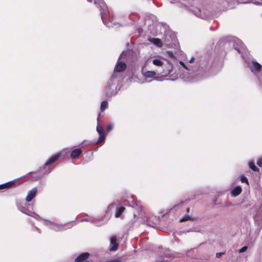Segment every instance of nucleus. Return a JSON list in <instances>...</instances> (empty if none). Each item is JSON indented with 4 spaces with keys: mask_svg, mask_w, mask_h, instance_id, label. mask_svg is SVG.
Masks as SVG:
<instances>
[{
    "mask_svg": "<svg viewBox=\"0 0 262 262\" xmlns=\"http://www.w3.org/2000/svg\"><path fill=\"white\" fill-rule=\"evenodd\" d=\"M215 65L212 61V57L209 54H205L196 58V63L192 67V75L187 74L186 82H194L207 78L213 74Z\"/></svg>",
    "mask_w": 262,
    "mask_h": 262,
    "instance_id": "obj_1",
    "label": "nucleus"
},
{
    "mask_svg": "<svg viewBox=\"0 0 262 262\" xmlns=\"http://www.w3.org/2000/svg\"><path fill=\"white\" fill-rule=\"evenodd\" d=\"M225 46H232L236 51L242 54L243 58L251 71L257 76L258 79V77H261V76H259V74L261 70V66L246 51L241 40L238 39L228 40L225 42Z\"/></svg>",
    "mask_w": 262,
    "mask_h": 262,
    "instance_id": "obj_2",
    "label": "nucleus"
},
{
    "mask_svg": "<svg viewBox=\"0 0 262 262\" xmlns=\"http://www.w3.org/2000/svg\"><path fill=\"white\" fill-rule=\"evenodd\" d=\"M88 2H93L98 6L100 11L102 20L103 24L107 27H118L120 24L113 17H110L108 8L103 0H87Z\"/></svg>",
    "mask_w": 262,
    "mask_h": 262,
    "instance_id": "obj_3",
    "label": "nucleus"
},
{
    "mask_svg": "<svg viewBox=\"0 0 262 262\" xmlns=\"http://www.w3.org/2000/svg\"><path fill=\"white\" fill-rule=\"evenodd\" d=\"M43 224L56 232L62 231L71 228L76 224L75 221L68 222L64 224H59L48 220H43Z\"/></svg>",
    "mask_w": 262,
    "mask_h": 262,
    "instance_id": "obj_4",
    "label": "nucleus"
},
{
    "mask_svg": "<svg viewBox=\"0 0 262 262\" xmlns=\"http://www.w3.org/2000/svg\"><path fill=\"white\" fill-rule=\"evenodd\" d=\"M128 205L136 209V211L134 212V216L135 217L141 218L144 221V212L142 211L141 206L139 202L135 201V199L133 196L129 197L127 200Z\"/></svg>",
    "mask_w": 262,
    "mask_h": 262,
    "instance_id": "obj_5",
    "label": "nucleus"
},
{
    "mask_svg": "<svg viewBox=\"0 0 262 262\" xmlns=\"http://www.w3.org/2000/svg\"><path fill=\"white\" fill-rule=\"evenodd\" d=\"M70 152V150L68 148L63 149L59 152L52 156L45 163L44 166H47L50 165L56 162L60 157H64Z\"/></svg>",
    "mask_w": 262,
    "mask_h": 262,
    "instance_id": "obj_6",
    "label": "nucleus"
},
{
    "mask_svg": "<svg viewBox=\"0 0 262 262\" xmlns=\"http://www.w3.org/2000/svg\"><path fill=\"white\" fill-rule=\"evenodd\" d=\"M141 73L143 76L146 78H152L157 81H163L164 79L163 76H156V72L155 71L147 70L145 66L142 68Z\"/></svg>",
    "mask_w": 262,
    "mask_h": 262,
    "instance_id": "obj_7",
    "label": "nucleus"
},
{
    "mask_svg": "<svg viewBox=\"0 0 262 262\" xmlns=\"http://www.w3.org/2000/svg\"><path fill=\"white\" fill-rule=\"evenodd\" d=\"M126 68V64L123 61H118L115 67L114 72L111 77V81L113 82L115 79H119L117 73L123 71Z\"/></svg>",
    "mask_w": 262,
    "mask_h": 262,
    "instance_id": "obj_8",
    "label": "nucleus"
},
{
    "mask_svg": "<svg viewBox=\"0 0 262 262\" xmlns=\"http://www.w3.org/2000/svg\"><path fill=\"white\" fill-rule=\"evenodd\" d=\"M81 222H89L92 223L94 224L96 226L99 227L102 226V225H104L108 221V219L106 220L105 221H103L101 219L98 220L95 217L89 216H85L82 217L80 220Z\"/></svg>",
    "mask_w": 262,
    "mask_h": 262,
    "instance_id": "obj_9",
    "label": "nucleus"
},
{
    "mask_svg": "<svg viewBox=\"0 0 262 262\" xmlns=\"http://www.w3.org/2000/svg\"><path fill=\"white\" fill-rule=\"evenodd\" d=\"M99 120L100 118L98 117L96 130L99 134V138L96 142L93 143V144L96 145L103 142L105 139L104 131L102 127L99 124Z\"/></svg>",
    "mask_w": 262,
    "mask_h": 262,
    "instance_id": "obj_10",
    "label": "nucleus"
},
{
    "mask_svg": "<svg viewBox=\"0 0 262 262\" xmlns=\"http://www.w3.org/2000/svg\"><path fill=\"white\" fill-rule=\"evenodd\" d=\"M119 81V79H115L112 83V82L111 81V79H110V81L106 84L105 88V92L107 97H111L114 94L113 88L115 84Z\"/></svg>",
    "mask_w": 262,
    "mask_h": 262,
    "instance_id": "obj_11",
    "label": "nucleus"
},
{
    "mask_svg": "<svg viewBox=\"0 0 262 262\" xmlns=\"http://www.w3.org/2000/svg\"><path fill=\"white\" fill-rule=\"evenodd\" d=\"M254 219L256 225L261 228L262 227V204L254 216Z\"/></svg>",
    "mask_w": 262,
    "mask_h": 262,
    "instance_id": "obj_12",
    "label": "nucleus"
},
{
    "mask_svg": "<svg viewBox=\"0 0 262 262\" xmlns=\"http://www.w3.org/2000/svg\"><path fill=\"white\" fill-rule=\"evenodd\" d=\"M179 64L185 70L182 74V78L184 79V81L186 82V75L187 74H189L190 75H192V67L186 66L184 62L180 61L179 62Z\"/></svg>",
    "mask_w": 262,
    "mask_h": 262,
    "instance_id": "obj_13",
    "label": "nucleus"
},
{
    "mask_svg": "<svg viewBox=\"0 0 262 262\" xmlns=\"http://www.w3.org/2000/svg\"><path fill=\"white\" fill-rule=\"evenodd\" d=\"M90 254L88 252H84L78 256L75 259V262H89L88 258Z\"/></svg>",
    "mask_w": 262,
    "mask_h": 262,
    "instance_id": "obj_14",
    "label": "nucleus"
},
{
    "mask_svg": "<svg viewBox=\"0 0 262 262\" xmlns=\"http://www.w3.org/2000/svg\"><path fill=\"white\" fill-rule=\"evenodd\" d=\"M117 206V204L116 203H112L110 204L107 208V210L105 211L106 215L104 218L102 219L104 221L108 219V220L110 219V217L111 216V211Z\"/></svg>",
    "mask_w": 262,
    "mask_h": 262,
    "instance_id": "obj_15",
    "label": "nucleus"
},
{
    "mask_svg": "<svg viewBox=\"0 0 262 262\" xmlns=\"http://www.w3.org/2000/svg\"><path fill=\"white\" fill-rule=\"evenodd\" d=\"M37 189V187H34L31 190L28 191L27 195L26 198V201L27 202H30L35 196Z\"/></svg>",
    "mask_w": 262,
    "mask_h": 262,
    "instance_id": "obj_16",
    "label": "nucleus"
},
{
    "mask_svg": "<svg viewBox=\"0 0 262 262\" xmlns=\"http://www.w3.org/2000/svg\"><path fill=\"white\" fill-rule=\"evenodd\" d=\"M19 209L23 213L27 214V215H28L29 216H32L33 217H34V219H35L37 220H41L40 217L38 214H36L35 212H31V211H27L26 209H25L23 208H20L19 207Z\"/></svg>",
    "mask_w": 262,
    "mask_h": 262,
    "instance_id": "obj_17",
    "label": "nucleus"
},
{
    "mask_svg": "<svg viewBox=\"0 0 262 262\" xmlns=\"http://www.w3.org/2000/svg\"><path fill=\"white\" fill-rule=\"evenodd\" d=\"M110 242L113 246L110 248V251H115L118 249V245L116 242V238L115 237H112L110 239Z\"/></svg>",
    "mask_w": 262,
    "mask_h": 262,
    "instance_id": "obj_18",
    "label": "nucleus"
},
{
    "mask_svg": "<svg viewBox=\"0 0 262 262\" xmlns=\"http://www.w3.org/2000/svg\"><path fill=\"white\" fill-rule=\"evenodd\" d=\"M82 151L80 149L77 148L73 150L71 154L70 157L71 159L77 158L81 154Z\"/></svg>",
    "mask_w": 262,
    "mask_h": 262,
    "instance_id": "obj_19",
    "label": "nucleus"
},
{
    "mask_svg": "<svg viewBox=\"0 0 262 262\" xmlns=\"http://www.w3.org/2000/svg\"><path fill=\"white\" fill-rule=\"evenodd\" d=\"M152 62L155 66L158 68H161L162 69L163 68L164 62L162 60L159 58H156L152 60Z\"/></svg>",
    "mask_w": 262,
    "mask_h": 262,
    "instance_id": "obj_20",
    "label": "nucleus"
},
{
    "mask_svg": "<svg viewBox=\"0 0 262 262\" xmlns=\"http://www.w3.org/2000/svg\"><path fill=\"white\" fill-rule=\"evenodd\" d=\"M242 192V188L240 186H236L233 190H231V195L233 196H236L239 195Z\"/></svg>",
    "mask_w": 262,
    "mask_h": 262,
    "instance_id": "obj_21",
    "label": "nucleus"
},
{
    "mask_svg": "<svg viewBox=\"0 0 262 262\" xmlns=\"http://www.w3.org/2000/svg\"><path fill=\"white\" fill-rule=\"evenodd\" d=\"M194 14L198 17L204 19L205 17V15L202 12L201 10L196 8L193 10Z\"/></svg>",
    "mask_w": 262,
    "mask_h": 262,
    "instance_id": "obj_22",
    "label": "nucleus"
},
{
    "mask_svg": "<svg viewBox=\"0 0 262 262\" xmlns=\"http://www.w3.org/2000/svg\"><path fill=\"white\" fill-rule=\"evenodd\" d=\"M150 41L158 47H162L163 46V43L161 40L159 38H151L150 39Z\"/></svg>",
    "mask_w": 262,
    "mask_h": 262,
    "instance_id": "obj_23",
    "label": "nucleus"
},
{
    "mask_svg": "<svg viewBox=\"0 0 262 262\" xmlns=\"http://www.w3.org/2000/svg\"><path fill=\"white\" fill-rule=\"evenodd\" d=\"M125 210V207L123 206L121 207H118L116 208V211L115 213V217H119L121 216V214L123 213V212Z\"/></svg>",
    "mask_w": 262,
    "mask_h": 262,
    "instance_id": "obj_24",
    "label": "nucleus"
},
{
    "mask_svg": "<svg viewBox=\"0 0 262 262\" xmlns=\"http://www.w3.org/2000/svg\"><path fill=\"white\" fill-rule=\"evenodd\" d=\"M15 183H16V180H14L8 182L7 183H5L4 184H1V186H2L4 188V189H7L8 188H10L11 186H12L13 185H14Z\"/></svg>",
    "mask_w": 262,
    "mask_h": 262,
    "instance_id": "obj_25",
    "label": "nucleus"
},
{
    "mask_svg": "<svg viewBox=\"0 0 262 262\" xmlns=\"http://www.w3.org/2000/svg\"><path fill=\"white\" fill-rule=\"evenodd\" d=\"M249 167L253 171H258L259 169L255 166V163L253 161H249L248 163Z\"/></svg>",
    "mask_w": 262,
    "mask_h": 262,
    "instance_id": "obj_26",
    "label": "nucleus"
},
{
    "mask_svg": "<svg viewBox=\"0 0 262 262\" xmlns=\"http://www.w3.org/2000/svg\"><path fill=\"white\" fill-rule=\"evenodd\" d=\"M108 107V103L107 101L104 100L101 103L100 110L101 112H103Z\"/></svg>",
    "mask_w": 262,
    "mask_h": 262,
    "instance_id": "obj_27",
    "label": "nucleus"
},
{
    "mask_svg": "<svg viewBox=\"0 0 262 262\" xmlns=\"http://www.w3.org/2000/svg\"><path fill=\"white\" fill-rule=\"evenodd\" d=\"M195 220V218L192 217L189 215H184L180 220V222H183V221H194Z\"/></svg>",
    "mask_w": 262,
    "mask_h": 262,
    "instance_id": "obj_28",
    "label": "nucleus"
},
{
    "mask_svg": "<svg viewBox=\"0 0 262 262\" xmlns=\"http://www.w3.org/2000/svg\"><path fill=\"white\" fill-rule=\"evenodd\" d=\"M146 224L148 226L152 227H155L156 225V223L148 219L146 220Z\"/></svg>",
    "mask_w": 262,
    "mask_h": 262,
    "instance_id": "obj_29",
    "label": "nucleus"
},
{
    "mask_svg": "<svg viewBox=\"0 0 262 262\" xmlns=\"http://www.w3.org/2000/svg\"><path fill=\"white\" fill-rule=\"evenodd\" d=\"M113 124H112V123H110L108 124L106 126V128H105V130L107 132H110V131L112 130V129H113Z\"/></svg>",
    "mask_w": 262,
    "mask_h": 262,
    "instance_id": "obj_30",
    "label": "nucleus"
},
{
    "mask_svg": "<svg viewBox=\"0 0 262 262\" xmlns=\"http://www.w3.org/2000/svg\"><path fill=\"white\" fill-rule=\"evenodd\" d=\"M241 181L242 183H246L247 184H249L248 179L245 176H241Z\"/></svg>",
    "mask_w": 262,
    "mask_h": 262,
    "instance_id": "obj_31",
    "label": "nucleus"
},
{
    "mask_svg": "<svg viewBox=\"0 0 262 262\" xmlns=\"http://www.w3.org/2000/svg\"><path fill=\"white\" fill-rule=\"evenodd\" d=\"M105 262H120V259L119 258H114L107 260Z\"/></svg>",
    "mask_w": 262,
    "mask_h": 262,
    "instance_id": "obj_32",
    "label": "nucleus"
},
{
    "mask_svg": "<svg viewBox=\"0 0 262 262\" xmlns=\"http://www.w3.org/2000/svg\"><path fill=\"white\" fill-rule=\"evenodd\" d=\"M187 200H185L184 201H181L179 204L175 205L174 206V208L176 210L177 208L178 207V206L179 205L183 204L184 203L187 202Z\"/></svg>",
    "mask_w": 262,
    "mask_h": 262,
    "instance_id": "obj_33",
    "label": "nucleus"
},
{
    "mask_svg": "<svg viewBox=\"0 0 262 262\" xmlns=\"http://www.w3.org/2000/svg\"><path fill=\"white\" fill-rule=\"evenodd\" d=\"M129 17L130 19L132 20L133 21H135L137 16L135 14H132L129 16Z\"/></svg>",
    "mask_w": 262,
    "mask_h": 262,
    "instance_id": "obj_34",
    "label": "nucleus"
},
{
    "mask_svg": "<svg viewBox=\"0 0 262 262\" xmlns=\"http://www.w3.org/2000/svg\"><path fill=\"white\" fill-rule=\"evenodd\" d=\"M257 164L258 166H259L260 167H262V157L257 160Z\"/></svg>",
    "mask_w": 262,
    "mask_h": 262,
    "instance_id": "obj_35",
    "label": "nucleus"
},
{
    "mask_svg": "<svg viewBox=\"0 0 262 262\" xmlns=\"http://www.w3.org/2000/svg\"><path fill=\"white\" fill-rule=\"evenodd\" d=\"M225 254V252H218V253H216V258H220L223 255H224Z\"/></svg>",
    "mask_w": 262,
    "mask_h": 262,
    "instance_id": "obj_36",
    "label": "nucleus"
},
{
    "mask_svg": "<svg viewBox=\"0 0 262 262\" xmlns=\"http://www.w3.org/2000/svg\"><path fill=\"white\" fill-rule=\"evenodd\" d=\"M247 249V246H244L243 247H242L241 249H239V253H243V252H244L245 251H246Z\"/></svg>",
    "mask_w": 262,
    "mask_h": 262,
    "instance_id": "obj_37",
    "label": "nucleus"
},
{
    "mask_svg": "<svg viewBox=\"0 0 262 262\" xmlns=\"http://www.w3.org/2000/svg\"><path fill=\"white\" fill-rule=\"evenodd\" d=\"M196 58H194V57H192L190 58V59L189 60V62L190 63H193V62H194V61H195V63H196Z\"/></svg>",
    "mask_w": 262,
    "mask_h": 262,
    "instance_id": "obj_38",
    "label": "nucleus"
},
{
    "mask_svg": "<svg viewBox=\"0 0 262 262\" xmlns=\"http://www.w3.org/2000/svg\"><path fill=\"white\" fill-rule=\"evenodd\" d=\"M253 3L256 5H262V0L259 2L255 1Z\"/></svg>",
    "mask_w": 262,
    "mask_h": 262,
    "instance_id": "obj_39",
    "label": "nucleus"
},
{
    "mask_svg": "<svg viewBox=\"0 0 262 262\" xmlns=\"http://www.w3.org/2000/svg\"><path fill=\"white\" fill-rule=\"evenodd\" d=\"M126 56V55L125 54V53L122 52L119 57V60H120L122 58H125L124 56Z\"/></svg>",
    "mask_w": 262,
    "mask_h": 262,
    "instance_id": "obj_40",
    "label": "nucleus"
},
{
    "mask_svg": "<svg viewBox=\"0 0 262 262\" xmlns=\"http://www.w3.org/2000/svg\"><path fill=\"white\" fill-rule=\"evenodd\" d=\"M165 39H166V40H167V41L168 42H169V43L170 44V39H169L168 37H167V34H165Z\"/></svg>",
    "mask_w": 262,
    "mask_h": 262,
    "instance_id": "obj_41",
    "label": "nucleus"
},
{
    "mask_svg": "<svg viewBox=\"0 0 262 262\" xmlns=\"http://www.w3.org/2000/svg\"><path fill=\"white\" fill-rule=\"evenodd\" d=\"M142 31H143V30L141 28H139L138 29V32L139 33H141L142 32Z\"/></svg>",
    "mask_w": 262,
    "mask_h": 262,
    "instance_id": "obj_42",
    "label": "nucleus"
},
{
    "mask_svg": "<svg viewBox=\"0 0 262 262\" xmlns=\"http://www.w3.org/2000/svg\"><path fill=\"white\" fill-rule=\"evenodd\" d=\"M79 146L81 147H83L84 146V142H82L81 144H80Z\"/></svg>",
    "mask_w": 262,
    "mask_h": 262,
    "instance_id": "obj_43",
    "label": "nucleus"
},
{
    "mask_svg": "<svg viewBox=\"0 0 262 262\" xmlns=\"http://www.w3.org/2000/svg\"><path fill=\"white\" fill-rule=\"evenodd\" d=\"M36 230H37L39 233H40V229H38V228H37V227H36Z\"/></svg>",
    "mask_w": 262,
    "mask_h": 262,
    "instance_id": "obj_44",
    "label": "nucleus"
},
{
    "mask_svg": "<svg viewBox=\"0 0 262 262\" xmlns=\"http://www.w3.org/2000/svg\"><path fill=\"white\" fill-rule=\"evenodd\" d=\"M189 208H187V211L188 212L189 211Z\"/></svg>",
    "mask_w": 262,
    "mask_h": 262,
    "instance_id": "obj_45",
    "label": "nucleus"
},
{
    "mask_svg": "<svg viewBox=\"0 0 262 262\" xmlns=\"http://www.w3.org/2000/svg\"><path fill=\"white\" fill-rule=\"evenodd\" d=\"M152 34L155 35L156 34V32H152Z\"/></svg>",
    "mask_w": 262,
    "mask_h": 262,
    "instance_id": "obj_46",
    "label": "nucleus"
},
{
    "mask_svg": "<svg viewBox=\"0 0 262 262\" xmlns=\"http://www.w3.org/2000/svg\"><path fill=\"white\" fill-rule=\"evenodd\" d=\"M169 37H170L171 39L172 40V38H171V36H169Z\"/></svg>",
    "mask_w": 262,
    "mask_h": 262,
    "instance_id": "obj_47",
    "label": "nucleus"
}]
</instances>
